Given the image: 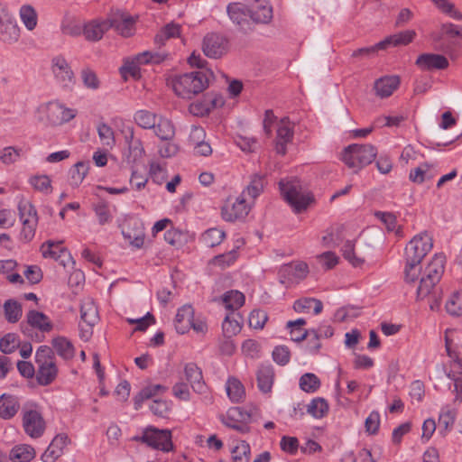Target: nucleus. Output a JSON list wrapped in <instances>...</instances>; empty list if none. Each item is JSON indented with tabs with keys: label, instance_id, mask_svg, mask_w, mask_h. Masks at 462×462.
Here are the masks:
<instances>
[{
	"label": "nucleus",
	"instance_id": "nucleus-29",
	"mask_svg": "<svg viewBox=\"0 0 462 462\" xmlns=\"http://www.w3.org/2000/svg\"><path fill=\"white\" fill-rule=\"evenodd\" d=\"M295 333L294 330L291 331V339L296 342H300L305 338H308L307 343V350L310 354H317L321 347V344L319 341V337L321 332L317 331L316 329H309L300 333L299 336H293Z\"/></svg>",
	"mask_w": 462,
	"mask_h": 462
},
{
	"label": "nucleus",
	"instance_id": "nucleus-35",
	"mask_svg": "<svg viewBox=\"0 0 462 462\" xmlns=\"http://www.w3.org/2000/svg\"><path fill=\"white\" fill-rule=\"evenodd\" d=\"M52 347L55 352L63 359L69 360L75 355L72 343L64 337H57L52 339Z\"/></svg>",
	"mask_w": 462,
	"mask_h": 462
},
{
	"label": "nucleus",
	"instance_id": "nucleus-23",
	"mask_svg": "<svg viewBox=\"0 0 462 462\" xmlns=\"http://www.w3.org/2000/svg\"><path fill=\"white\" fill-rule=\"evenodd\" d=\"M194 309L186 304L180 307L175 317V328L179 334H185L191 328Z\"/></svg>",
	"mask_w": 462,
	"mask_h": 462
},
{
	"label": "nucleus",
	"instance_id": "nucleus-25",
	"mask_svg": "<svg viewBox=\"0 0 462 462\" xmlns=\"http://www.w3.org/2000/svg\"><path fill=\"white\" fill-rule=\"evenodd\" d=\"M26 321L30 327L37 328L43 333L50 332L53 328L52 323L47 315L34 310L27 312Z\"/></svg>",
	"mask_w": 462,
	"mask_h": 462
},
{
	"label": "nucleus",
	"instance_id": "nucleus-40",
	"mask_svg": "<svg viewBox=\"0 0 462 462\" xmlns=\"http://www.w3.org/2000/svg\"><path fill=\"white\" fill-rule=\"evenodd\" d=\"M88 163L84 162L74 164L69 170V184L72 187H79L88 174Z\"/></svg>",
	"mask_w": 462,
	"mask_h": 462
},
{
	"label": "nucleus",
	"instance_id": "nucleus-50",
	"mask_svg": "<svg viewBox=\"0 0 462 462\" xmlns=\"http://www.w3.org/2000/svg\"><path fill=\"white\" fill-rule=\"evenodd\" d=\"M308 412L314 418L321 419L328 411V402L322 398L313 399L308 405Z\"/></svg>",
	"mask_w": 462,
	"mask_h": 462
},
{
	"label": "nucleus",
	"instance_id": "nucleus-5",
	"mask_svg": "<svg viewBox=\"0 0 462 462\" xmlns=\"http://www.w3.org/2000/svg\"><path fill=\"white\" fill-rule=\"evenodd\" d=\"M134 439L163 452H169L173 448L170 430H159L153 426H149L143 430L141 437H134Z\"/></svg>",
	"mask_w": 462,
	"mask_h": 462
},
{
	"label": "nucleus",
	"instance_id": "nucleus-3",
	"mask_svg": "<svg viewBox=\"0 0 462 462\" xmlns=\"http://www.w3.org/2000/svg\"><path fill=\"white\" fill-rule=\"evenodd\" d=\"M35 362L38 365L36 379L40 385H49L57 377L58 367L53 350L48 346H41L35 353Z\"/></svg>",
	"mask_w": 462,
	"mask_h": 462
},
{
	"label": "nucleus",
	"instance_id": "nucleus-11",
	"mask_svg": "<svg viewBox=\"0 0 462 462\" xmlns=\"http://www.w3.org/2000/svg\"><path fill=\"white\" fill-rule=\"evenodd\" d=\"M250 211L245 198L241 194L236 199H226L221 208V215L224 220L234 222L245 218Z\"/></svg>",
	"mask_w": 462,
	"mask_h": 462
},
{
	"label": "nucleus",
	"instance_id": "nucleus-2",
	"mask_svg": "<svg viewBox=\"0 0 462 462\" xmlns=\"http://www.w3.org/2000/svg\"><path fill=\"white\" fill-rule=\"evenodd\" d=\"M281 193L295 213L305 211L313 202V196L303 189L298 179H286L279 182Z\"/></svg>",
	"mask_w": 462,
	"mask_h": 462
},
{
	"label": "nucleus",
	"instance_id": "nucleus-41",
	"mask_svg": "<svg viewBox=\"0 0 462 462\" xmlns=\"http://www.w3.org/2000/svg\"><path fill=\"white\" fill-rule=\"evenodd\" d=\"M240 315L235 314L233 311L230 314H227L224 319L222 323V329L225 336L228 338L236 335L241 330L240 325Z\"/></svg>",
	"mask_w": 462,
	"mask_h": 462
},
{
	"label": "nucleus",
	"instance_id": "nucleus-33",
	"mask_svg": "<svg viewBox=\"0 0 462 462\" xmlns=\"http://www.w3.org/2000/svg\"><path fill=\"white\" fill-rule=\"evenodd\" d=\"M166 391L167 387L162 384H151L143 388L134 397V409L139 410L142 407V404L144 401L151 399L158 395L160 393H164Z\"/></svg>",
	"mask_w": 462,
	"mask_h": 462
},
{
	"label": "nucleus",
	"instance_id": "nucleus-55",
	"mask_svg": "<svg viewBox=\"0 0 462 462\" xmlns=\"http://www.w3.org/2000/svg\"><path fill=\"white\" fill-rule=\"evenodd\" d=\"M342 254L346 260H347L353 266L358 267L361 266L365 260L361 257H358L355 254V244L352 241L347 240L343 247Z\"/></svg>",
	"mask_w": 462,
	"mask_h": 462
},
{
	"label": "nucleus",
	"instance_id": "nucleus-13",
	"mask_svg": "<svg viewBox=\"0 0 462 462\" xmlns=\"http://www.w3.org/2000/svg\"><path fill=\"white\" fill-rule=\"evenodd\" d=\"M309 273V266L304 262L283 265L279 271V281L285 287H291L305 279Z\"/></svg>",
	"mask_w": 462,
	"mask_h": 462
},
{
	"label": "nucleus",
	"instance_id": "nucleus-8",
	"mask_svg": "<svg viewBox=\"0 0 462 462\" xmlns=\"http://www.w3.org/2000/svg\"><path fill=\"white\" fill-rule=\"evenodd\" d=\"M226 13L239 32L249 33L254 30L248 5L236 2L230 3L226 6Z\"/></svg>",
	"mask_w": 462,
	"mask_h": 462
},
{
	"label": "nucleus",
	"instance_id": "nucleus-28",
	"mask_svg": "<svg viewBox=\"0 0 462 462\" xmlns=\"http://www.w3.org/2000/svg\"><path fill=\"white\" fill-rule=\"evenodd\" d=\"M444 269L445 256L442 254H435L426 266L422 275L431 279L433 282H439L444 273Z\"/></svg>",
	"mask_w": 462,
	"mask_h": 462
},
{
	"label": "nucleus",
	"instance_id": "nucleus-63",
	"mask_svg": "<svg viewBox=\"0 0 462 462\" xmlns=\"http://www.w3.org/2000/svg\"><path fill=\"white\" fill-rule=\"evenodd\" d=\"M268 320V315L265 311L254 310L251 311L248 319L249 326L255 329H262Z\"/></svg>",
	"mask_w": 462,
	"mask_h": 462
},
{
	"label": "nucleus",
	"instance_id": "nucleus-6",
	"mask_svg": "<svg viewBox=\"0 0 462 462\" xmlns=\"http://www.w3.org/2000/svg\"><path fill=\"white\" fill-rule=\"evenodd\" d=\"M433 247L432 237L426 232L416 235L406 245L404 259L421 263Z\"/></svg>",
	"mask_w": 462,
	"mask_h": 462
},
{
	"label": "nucleus",
	"instance_id": "nucleus-10",
	"mask_svg": "<svg viewBox=\"0 0 462 462\" xmlns=\"http://www.w3.org/2000/svg\"><path fill=\"white\" fill-rule=\"evenodd\" d=\"M80 336L88 340L92 335L93 327L98 322L99 315L97 307L91 299L82 301L80 306Z\"/></svg>",
	"mask_w": 462,
	"mask_h": 462
},
{
	"label": "nucleus",
	"instance_id": "nucleus-24",
	"mask_svg": "<svg viewBox=\"0 0 462 462\" xmlns=\"http://www.w3.org/2000/svg\"><path fill=\"white\" fill-rule=\"evenodd\" d=\"M400 79L398 76H384L374 82V90L378 97L383 98L390 97L399 87Z\"/></svg>",
	"mask_w": 462,
	"mask_h": 462
},
{
	"label": "nucleus",
	"instance_id": "nucleus-16",
	"mask_svg": "<svg viewBox=\"0 0 462 462\" xmlns=\"http://www.w3.org/2000/svg\"><path fill=\"white\" fill-rule=\"evenodd\" d=\"M41 251L44 258H51L59 262L60 265L66 267L69 263L75 264L69 252L61 246V242L55 243L47 241L41 246Z\"/></svg>",
	"mask_w": 462,
	"mask_h": 462
},
{
	"label": "nucleus",
	"instance_id": "nucleus-27",
	"mask_svg": "<svg viewBox=\"0 0 462 462\" xmlns=\"http://www.w3.org/2000/svg\"><path fill=\"white\" fill-rule=\"evenodd\" d=\"M258 388L263 393H269L273 383L274 372L273 367L270 364H263L259 366L257 373Z\"/></svg>",
	"mask_w": 462,
	"mask_h": 462
},
{
	"label": "nucleus",
	"instance_id": "nucleus-38",
	"mask_svg": "<svg viewBox=\"0 0 462 462\" xmlns=\"http://www.w3.org/2000/svg\"><path fill=\"white\" fill-rule=\"evenodd\" d=\"M35 457V450L30 445H19L12 448L10 458L14 462H30Z\"/></svg>",
	"mask_w": 462,
	"mask_h": 462
},
{
	"label": "nucleus",
	"instance_id": "nucleus-56",
	"mask_svg": "<svg viewBox=\"0 0 462 462\" xmlns=\"http://www.w3.org/2000/svg\"><path fill=\"white\" fill-rule=\"evenodd\" d=\"M20 220L34 219L38 221L35 207L28 200H21L18 204Z\"/></svg>",
	"mask_w": 462,
	"mask_h": 462
},
{
	"label": "nucleus",
	"instance_id": "nucleus-44",
	"mask_svg": "<svg viewBox=\"0 0 462 462\" xmlns=\"http://www.w3.org/2000/svg\"><path fill=\"white\" fill-rule=\"evenodd\" d=\"M226 390L227 396L233 402H239L245 397V389L243 384L235 378H230L226 382Z\"/></svg>",
	"mask_w": 462,
	"mask_h": 462
},
{
	"label": "nucleus",
	"instance_id": "nucleus-54",
	"mask_svg": "<svg viewBox=\"0 0 462 462\" xmlns=\"http://www.w3.org/2000/svg\"><path fill=\"white\" fill-rule=\"evenodd\" d=\"M421 263L419 262H411L405 260V266H404V280L406 282L409 283H414L420 273L421 271Z\"/></svg>",
	"mask_w": 462,
	"mask_h": 462
},
{
	"label": "nucleus",
	"instance_id": "nucleus-60",
	"mask_svg": "<svg viewBox=\"0 0 462 462\" xmlns=\"http://www.w3.org/2000/svg\"><path fill=\"white\" fill-rule=\"evenodd\" d=\"M98 136L104 145L112 147L116 143L113 129L106 124L102 123L97 126Z\"/></svg>",
	"mask_w": 462,
	"mask_h": 462
},
{
	"label": "nucleus",
	"instance_id": "nucleus-39",
	"mask_svg": "<svg viewBox=\"0 0 462 462\" xmlns=\"http://www.w3.org/2000/svg\"><path fill=\"white\" fill-rule=\"evenodd\" d=\"M311 308H313L314 314L318 315L322 311L323 304L321 300L315 298H302L297 300L293 304L296 312L309 311Z\"/></svg>",
	"mask_w": 462,
	"mask_h": 462
},
{
	"label": "nucleus",
	"instance_id": "nucleus-58",
	"mask_svg": "<svg viewBox=\"0 0 462 462\" xmlns=\"http://www.w3.org/2000/svg\"><path fill=\"white\" fill-rule=\"evenodd\" d=\"M93 209L97 217L98 223L100 225H106L112 221V215L110 213L108 205L105 201H99L93 206Z\"/></svg>",
	"mask_w": 462,
	"mask_h": 462
},
{
	"label": "nucleus",
	"instance_id": "nucleus-21",
	"mask_svg": "<svg viewBox=\"0 0 462 462\" xmlns=\"http://www.w3.org/2000/svg\"><path fill=\"white\" fill-rule=\"evenodd\" d=\"M416 65L425 70L444 69L448 66V59L440 54L423 53L416 60Z\"/></svg>",
	"mask_w": 462,
	"mask_h": 462
},
{
	"label": "nucleus",
	"instance_id": "nucleus-48",
	"mask_svg": "<svg viewBox=\"0 0 462 462\" xmlns=\"http://www.w3.org/2000/svg\"><path fill=\"white\" fill-rule=\"evenodd\" d=\"M226 234L218 228H209L201 236V241L208 247H214L221 244Z\"/></svg>",
	"mask_w": 462,
	"mask_h": 462
},
{
	"label": "nucleus",
	"instance_id": "nucleus-18",
	"mask_svg": "<svg viewBox=\"0 0 462 462\" xmlns=\"http://www.w3.org/2000/svg\"><path fill=\"white\" fill-rule=\"evenodd\" d=\"M184 374L195 393L203 394L207 392V385L203 380L202 371L195 363H188L185 365Z\"/></svg>",
	"mask_w": 462,
	"mask_h": 462
},
{
	"label": "nucleus",
	"instance_id": "nucleus-37",
	"mask_svg": "<svg viewBox=\"0 0 462 462\" xmlns=\"http://www.w3.org/2000/svg\"><path fill=\"white\" fill-rule=\"evenodd\" d=\"M456 420V411L445 406L441 409L439 417V432L443 436L451 430Z\"/></svg>",
	"mask_w": 462,
	"mask_h": 462
},
{
	"label": "nucleus",
	"instance_id": "nucleus-62",
	"mask_svg": "<svg viewBox=\"0 0 462 462\" xmlns=\"http://www.w3.org/2000/svg\"><path fill=\"white\" fill-rule=\"evenodd\" d=\"M81 79L87 88L96 90L100 86L97 74L89 68H85L80 72Z\"/></svg>",
	"mask_w": 462,
	"mask_h": 462
},
{
	"label": "nucleus",
	"instance_id": "nucleus-14",
	"mask_svg": "<svg viewBox=\"0 0 462 462\" xmlns=\"http://www.w3.org/2000/svg\"><path fill=\"white\" fill-rule=\"evenodd\" d=\"M23 427L25 433L31 438L39 439L43 435L46 425L38 411L30 410L23 412Z\"/></svg>",
	"mask_w": 462,
	"mask_h": 462
},
{
	"label": "nucleus",
	"instance_id": "nucleus-42",
	"mask_svg": "<svg viewBox=\"0 0 462 462\" xmlns=\"http://www.w3.org/2000/svg\"><path fill=\"white\" fill-rule=\"evenodd\" d=\"M127 152L125 153V161L127 164L133 167L144 155V149L141 140H137L127 143Z\"/></svg>",
	"mask_w": 462,
	"mask_h": 462
},
{
	"label": "nucleus",
	"instance_id": "nucleus-7",
	"mask_svg": "<svg viewBox=\"0 0 462 462\" xmlns=\"http://www.w3.org/2000/svg\"><path fill=\"white\" fill-rule=\"evenodd\" d=\"M138 17L116 10L109 14L107 17L108 29H114L119 35L125 38L133 36L136 32V22Z\"/></svg>",
	"mask_w": 462,
	"mask_h": 462
},
{
	"label": "nucleus",
	"instance_id": "nucleus-64",
	"mask_svg": "<svg viewBox=\"0 0 462 462\" xmlns=\"http://www.w3.org/2000/svg\"><path fill=\"white\" fill-rule=\"evenodd\" d=\"M237 258L236 250L233 249L226 254H218L215 256L212 260L213 264L219 266L221 268H226L230 266Z\"/></svg>",
	"mask_w": 462,
	"mask_h": 462
},
{
	"label": "nucleus",
	"instance_id": "nucleus-52",
	"mask_svg": "<svg viewBox=\"0 0 462 462\" xmlns=\"http://www.w3.org/2000/svg\"><path fill=\"white\" fill-rule=\"evenodd\" d=\"M374 215L385 225L388 231H395L397 236L402 235L401 227H397V218L394 214L390 212L377 211Z\"/></svg>",
	"mask_w": 462,
	"mask_h": 462
},
{
	"label": "nucleus",
	"instance_id": "nucleus-31",
	"mask_svg": "<svg viewBox=\"0 0 462 462\" xmlns=\"http://www.w3.org/2000/svg\"><path fill=\"white\" fill-rule=\"evenodd\" d=\"M20 32L21 30L14 16L0 24V37L4 42L9 44L16 42L20 38Z\"/></svg>",
	"mask_w": 462,
	"mask_h": 462
},
{
	"label": "nucleus",
	"instance_id": "nucleus-45",
	"mask_svg": "<svg viewBox=\"0 0 462 462\" xmlns=\"http://www.w3.org/2000/svg\"><path fill=\"white\" fill-rule=\"evenodd\" d=\"M5 316L8 322L16 323L23 315L22 305L14 300H8L4 304Z\"/></svg>",
	"mask_w": 462,
	"mask_h": 462
},
{
	"label": "nucleus",
	"instance_id": "nucleus-51",
	"mask_svg": "<svg viewBox=\"0 0 462 462\" xmlns=\"http://www.w3.org/2000/svg\"><path fill=\"white\" fill-rule=\"evenodd\" d=\"M439 282L431 281V279H429L425 276H421L420 280V284L417 289V298L419 300H422L430 294H433V292H437L436 285Z\"/></svg>",
	"mask_w": 462,
	"mask_h": 462
},
{
	"label": "nucleus",
	"instance_id": "nucleus-53",
	"mask_svg": "<svg viewBox=\"0 0 462 462\" xmlns=\"http://www.w3.org/2000/svg\"><path fill=\"white\" fill-rule=\"evenodd\" d=\"M251 448L247 442L241 441L232 449L233 462H249Z\"/></svg>",
	"mask_w": 462,
	"mask_h": 462
},
{
	"label": "nucleus",
	"instance_id": "nucleus-32",
	"mask_svg": "<svg viewBox=\"0 0 462 462\" xmlns=\"http://www.w3.org/2000/svg\"><path fill=\"white\" fill-rule=\"evenodd\" d=\"M415 36L416 32L413 30L403 31L386 37L380 42V45H383L384 50L390 46L407 45L413 41Z\"/></svg>",
	"mask_w": 462,
	"mask_h": 462
},
{
	"label": "nucleus",
	"instance_id": "nucleus-30",
	"mask_svg": "<svg viewBox=\"0 0 462 462\" xmlns=\"http://www.w3.org/2000/svg\"><path fill=\"white\" fill-rule=\"evenodd\" d=\"M18 398L14 395L2 394L0 396V419L10 420L19 411Z\"/></svg>",
	"mask_w": 462,
	"mask_h": 462
},
{
	"label": "nucleus",
	"instance_id": "nucleus-47",
	"mask_svg": "<svg viewBox=\"0 0 462 462\" xmlns=\"http://www.w3.org/2000/svg\"><path fill=\"white\" fill-rule=\"evenodd\" d=\"M264 188V177L263 175L254 174L251 178L250 183L246 189L242 192V195L245 198L248 195L253 199H256L263 190Z\"/></svg>",
	"mask_w": 462,
	"mask_h": 462
},
{
	"label": "nucleus",
	"instance_id": "nucleus-61",
	"mask_svg": "<svg viewBox=\"0 0 462 462\" xmlns=\"http://www.w3.org/2000/svg\"><path fill=\"white\" fill-rule=\"evenodd\" d=\"M18 345L19 339L14 333H8L0 339V350L4 354L13 353Z\"/></svg>",
	"mask_w": 462,
	"mask_h": 462
},
{
	"label": "nucleus",
	"instance_id": "nucleus-20",
	"mask_svg": "<svg viewBox=\"0 0 462 462\" xmlns=\"http://www.w3.org/2000/svg\"><path fill=\"white\" fill-rule=\"evenodd\" d=\"M292 138L293 129L288 118L282 119L277 129L275 144L277 153L284 155L287 152L286 145L292 141Z\"/></svg>",
	"mask_w": 462,
	"mask_h": 462
},
{
	"label": "nucleus",
	"instance_id": "nucleus-19",
	"mask_svg": "<svg viewBox=\"0 0 462 462\" xmlns=\"http://www.w3.org/2000/svg\"><path fill=\"white\" fill-rule=\"evenodd\" d=\"M248 412H245L240 407H234L228 410L226 417L222 420L223 423L241 433H247L250 428L246 424L239 423L237 420H246L250 418Z\"/></svg>",
	"mask_w": 462,
	"mask_h": 462
},
{
	"label": "nucleus",
	"instance_id": "nucleus-43",
	"mask_svg": "<svg viewBox=\"0 0 462 462\" xmlns=\"http://www.w3.org/2000/svg\"><path fill=\"white\" fill-rule=\"evenodd\" d=\"M20 18L27 30L32 31L38 21V16L35 9L30 5H24L19 11Z\"/></svg>",
	"mask_w": 462,
	"mask_h": 462
},
{
	"label": "nucleus",
	"instance_id": "nucleus-4",
	"mask_svg": "<svg viewBox=\"0 0 462 462\" xmlns=\"http://www.w3.org/2000/svg\"><path fill=\"white\" fill-rule=\"evenodd\" d=\"M377 154V149L369 143L351 144L345 148L342 160L345 164L357 172L365 166L370 164Z\"/></svg>",
	"mask_w": 462,
	"mask_h": 462
},
{
	"label": "nucleus",
	"instance_id": "nucleus-57",
	"mask_svg": "<svg viewBox=\"0 0 462 462\" xmlns=\"http://www.w3.org/2000/svg\"><path fill=\"white\" fill-rule=\"evenodd\" d=\"M446 310L452 316H462V293L456 291L446 303Z\"/></svg>",
	"mask_w": 462,
	"mask_h": 462
},
{
	"label": "nucleus",
	"instance_id": "nucleus-17",
	"mask_svg": "<svg viewBox=\"0 0 462 462\" xmlns=\"http://www.w3.org/2000/svg\"><path fill=\"white\" fill-rule=\"evenodd\" d=\"M250 18L254 24H266L273 19V8L266 0H254L250 5Z\"/></svg>",
	"mask_w": 462,
	"mask_h": 462
},
{
	"label": "nucleus",
	"instance_id": "nucleus-46",
	"mask_svg": "<svg viewBox=\"0 0 462 462\" xmlns=\"http://www.w3.org/2000/svg\"><path fill=\"white\" fill-rule=\"evenodd\" d=\"M134 120L143 129H152V127H155L157 116L148 110H138L134 116Z\"/></svg>",
	"mask_w": 462,
	"mask_h": 462
},
{
	"label": "nucleus",
	"instance_id": "nucleus-15",
	"mask_svg": "<svg viewBox=\"0 0 462 462\" xmlns=\"http://www.w3.org/2000/svg\"><path fill=\"white\" fill-rule=\"evenodd\" d=\"M46 115L51 124L60 125L73 119L77 112L58 101H51L46 106Z\"/></svg>",
	"mask_w": 462,
	"mask_h": 462
},
{
	"label": "nucleus",
	"instance_id": "nucleus-26",
	"mask_svg": "<svg viewBox=\"0 0 462 462\" xmlns=\"http://www.w3.org/2000/svg\"><path fill=\"white\" fill-rule=\"evenodd\" d=\"M107 18L103 21H91L85 24L83 33L88 41L97 42L108 29Z\"/></svg>",
	"mask_w": 462,
	"mask_h": 462
},
{
	"label": "nucleus",
	"instance_id": "nucleus-49",
	"mask_svg": "<svg viewBox=\"0 0 462 462\" xmlns=\"http://www.w3.org/2000/svg\"><path fill=\"white\" fill-rule=\"evenodd\" d=\"M319 379L312 373H306L300 378V387L306 393H314L319 388Z\"/></svg>",
	"mask_w": 462,
	"mask_h": 462
},
{
	"label": "nucleus",
	"instance_id": "nucleus-9",
	"mask_svg": "<svg viewBox=\"0 0 462 462\" xmlns=\"http://www.w3.org/2000/svg\"><path fill=\"white\" fill-rule=\"evenodd\" d=\"M51 69L59 86L65 89H72L76 83V78L70 65L64 57L60 55L53 57Z\"/></svg>",
	"mask_w": 462,
	"mask_h": 462
},
{
	"label": "nucleus",
	"instance_id": "nucleus-34",
	"mask_svg": "<svg viewBox=\"0 0 462 462\" xmlns=\"http://www.w3.org/2000/svg\"><path fill=\"white\" fill-rule=\"evenodd\" d=\"M155 135L162 141H171L175 135V128L171 120L165 117L157 119L155 127H152Z\"/></svg>",
	"mask_w": 462,
	"mask_h": 462
},
{
	"label": "nucleus",
	"instance_id": "nucleus-1",
	"mask_svg": "<svg viewBox=\"0 0 462 462\" xmlns=\"http://www.w3.org/2000/svg\"><path fill=\"white\" fill-rule=\"evenodd\" d=\"M208 81L207 73L192 71L171 76L168 79L167 84L171 87L178 97L191 99L208 87Z\"/></svg>",
	"mask_w": 462,
	"mask_h": 462
},
{
	"label": "nucleus",
	"instance_id": "nucleus-22",
	"mask_svg": "<svg viewBox=\"0 0 462 462\" xmlns=\"http://www.w3.org/2000/svg\"><path fill=\"white\" fill-rule=\"evenodd\" d=\"M204 136L205 131L202 127L192 126L189 136V143L194 147L197 154L208 156L212 152V148L208 143L202 140Z\"/></svg>",
	"mask_w": 462,
	"mask_h": 462
},
{
	"label": "nucleus",
	"instance_id": "nucleus-36",
	"mask_svg": "<svg viewBox=\"0 0 462 462\" xmlns=\"http://www.w3.org/2000/svg\"><path fill=\"white\" fill-rule=\"evenodd\" d=\"M245 295L239 291H228L222 296V301L226 310L234 311L245 304Z\"/></svg>",
	"mask_w": 462,
	"mask_h": 462
},
{
	"label": "nucleus",
	"instance_id": "nucleus-59",
	"mask_svg": "<svg viewBox=\"0 0 462 462\" xmlns=\"http://www.w3.org/2000/svg\"><path fill=\"white\" fill-rule=\"evenodd\" d=\"M21 222L23 224V228L20 233V240L23 243H29L35 236L38 221L34 219H27Z\"/></svg>",
	"mask_w": 462,
	"mask_h": 462
},
{
	"label": "nucleus",
	"instance_id": "nucleus-12",
	"mask_svg": "<svg viewBox=\"0 0 462 462\" xmlns=\"http://www.w3.org/2000/svg\"><path fill=\"white\" fill-rule=\"evenodd\" d=\"M229 42L224 35L211 32L208 33L202 43L204 54L211 59H218L227 53Z\"/></svg>",
	"mask_w": 462,
	"mask_h": 462
}]
</instances>
